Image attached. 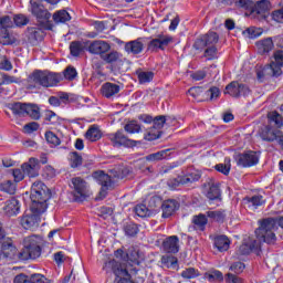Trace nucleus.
Segmentation results:
<instances>
[{"mask_svg": "<svg viewBox=\"0 0 283 283\" xmlns=\"http://www.w3.org/2000/svg\"><path fill=\"white\" fill-rule=\"evenodd\" d=\"M50 198H52V195L50 193V189H48L45 184L41 181L33 182L30 195V199L32 201V213L24 214L21 218L20 223L23 229L32 230L39 227V221L41 220L39 216H41V213H45L48 210V200H50Z\"/></svg>", "mask_w": 283, "mask_h": 283, "instance_id": "1", "label": "nucleus"}, {"mask_svg": "<svg viewBox=\"0 0 283 283\" xmlns=\"http://www.w3.org/2000/svg\"><path fill=\"white\" fill-rule=\"evenodd\" d=\"M279 227L283 229V217L275 218H265L259 220V228L255 229V235L258 240L265 242V244L274 245L277 243V231Z\"/></svg>", "mask_w": 283, "mask_h": 283, "instance_id": "2", "label": "nucleus"}, {"mask_svg": "<svg viewBox=\"0 0 283 283\" xmlns=\"http://www.w3.org/2000/svg\"><path fill=\"white\" fill-rule=\"evenodd\" d=\"M43 251V238L39 235H29L23 240V249L19 253L20 260H36L41 258Z\"/></svg>", "mask_w": 283, "mask_h": 283, "instance_id": "3", "label": "nucleus"}, {"mask_svg": "<svg viewBox=\"0 0 283 283\" xmlns=\"http://www.w3.org/2000/svg\"><path fill=\"white\" fill-rule=\"evenodd\" d=\"M29 81L42 87H54V85H59L63 81V75L50 71H35L30 75Z\"/></svg>", "mask_w": 283, "mask_h": 283, "instance_id": "4", "label": "nucleus"}, {"mask_svg": "<svg viewBox=\"0 0 283 283\" xmlns=\"http://www.w3.org/2000/svg\"><path fill=\"white\" fill-rule=\"evenodd\" d=\"M30 3L31 12L33 17H35L36 21L42 25L44 30H52V23H50L52 13H50V11H48L43 4L34 0H31Z\"/></svg>", "mask_w": 283, "mask_h": 283, "instance_id": "5", "label": "nucleus"}, {"mask_svg": "<svg viewBox=\"0 0 283 283\" xmlns=\"http://www.w3.org/2000/svg\"><path fill=\"white\" fill-rule=\"evenodd\" d=\"M112 50V45L105 40L86 41V52L95 56H103Z\"/></svg>", "mask_w": 283, "mask_h": 283, "instance_id": "6", "label": "nucleus"}, {"mask_svg": "<svg viewBox=\"0 0 283 283\" xmlns=\"http://www.w3.org/2000/svg\"><path fill=\"white\" fill-rule=\"evenodd\" d=\"M107 138L113 147H136V145H138V142L127 137L123 130L111 133L107 135Z\"/></svg>", "mask_w": 283, "mask_h": 283, "instance_id": "7", "label": "nucleus"}, {"mask_svg": "<svg viewBox=\"0 0 283 283\" xmlns=\"http://www.w3.org/2000/svg\"><path fill=\"white\" fill-rule=\"evenodd\" d=\"M220 40L218 33L210 31L205 35L198 38L193 43L195 50H205V48L216 46V43Z\"/></svg>", "mask_w": 283, "mask_h": 283, "instance_id": "8", "label": "nucleus"}, {"mask_svg": "<svg viewBox=\"0 0 283 283\" xmlns=\"http://www.w3.org/2000/svg\"><path fill=\"white\" fill-rule=\"evenodd\" d=\"M224 94H229L232 98H240V96H249L251 90H249V86L239 82H231L226 86Z\"/></svg>", "mask_w": 283, "mask_h": 283, "instance_id": "9", "label": "nucleus"}, {"mask_svg": "<svg viewBox=\"0 0 283 283\" xmlns=\"http://www.w3.org/2000/svg\"><path fill=\"white\" fill-rule=\"evenodd\" d=\"M258 163H260V156L253 150L245 151L237 157V165L239 167H253Z\"/></svg>", "mask_w": 283, "mask_h": 283, "instance_id": "10", "label": "nucleus"}, {"mask_svg": "<svg viewBox=\"0 0 283 283\" xmlns=\"http://www.w3.org/2000/svg\"><path fill=\"white\" fill-rule=\"evenodd\" d=\"M282 67H283V51L276 50L273 53L272 61L268 70L270 74H272V76H281Z\"/></svg>", "mask_w": 283, "mask_h": 283, "instance_id": "11", "label": "nucleus"}, {"mask_svg": "<svg viewBox=\"0 0 283 283\" xmlns=\"http://www.w3.org/2000/svg\"><path fill=\"white\" fill-rule=\"evenodd\" d=\"M260 249H262L260 240L249 238L243 244L239 247V253L241 255H249V253H256V255H260Z\"/></svg>", "mask_w": 283, "mask_h": 283, "instance_id": "12", "label": "nucleus"}, {"mask_svg": "<svg viewBox=\"0 0 283 283\" xmlns=\"http://www.w3.org/2000/svg\"><path fill=\"white\" fill-rule=\"evenodd\" d=\"M103 271H105V273H114L115 277L127 275V269H124L123 265L114 259L104 263Z\"/></svg>", "mask_w": 283, "mask_h": 283, "instance_id": "13", "label": "nucleus"}, {"mask_svg": "<svg viewBox=\"0 0 283 283\" xmlns=\"http://www.w3.org/2000/svg\"><path fill=\"white\" fill-rule=\"evenodd\" d=\"M172 41L174 39L169 35H157L148 43V50H151V52L165 50Z\"/></svg>", "mask_w": 283, "mask_h": 283, "instance_id": "14", "label": "nucleus"}, {"mask_svg": "<svg viewBox=\"0 0 283 283\" xmlns=\"http://www.w3.org/2000/svg\"><path fill=\"white\" fill-rule=\"evenodd\" d=\"M71 182L75 191L74 193L75 198H77L78 200H82V198H85L87 193V182L81 177L72 178Z\"/></svg>", "mask_w": 283, "mask_h": 283, "instance_id": "15", "label": "nucleus"}, {"mask_svg": "<svg viewBox=\"0 0 283 283\" xmlns=\"http://www.w3.org/2000/svg\"><path fill=\"white\" fill-rule=\"evenodd\" d=\"M93 178H95V180H97L98 185L102 186V191L101 193H103V191H107V189H112L114 182L112 181V177H109V175L105 174V171L99 170V171H95L93 174Z\"/></svg>", "mask_w": 283, "mask_h": 283, "instance_id": "16", "label": "nucleus"}, {"mask_svg": "<svg viewBox=\"0 0 283 283\" xmlns=\"http://www.w3.org/2000/svg\"><path fill=\"white\" fill-rule=\"evenodd\" d=\"M21 169L24 176H29V178H36V176H39V159L30 158L29 163L21 166Z\"/></svg>", "mask_w": 283, "mask_h": 283, "instance_id": "17", "label": "nucleus"}, {"mask_svg": "<svg viewBox=\"0 0 283 283\" xmlns=\"http://www.w3.org/2000/svg\"><path fill=\"white\" fill-rule=\"evenodd\" d=\"M179 242L178 235H170L163 241V249L166 253H178L180 251Z\"/></svg>", "mask_w": 283, "mask_h": 283, "instance_id": "18", "label": "nucleus"}, {"mask_svg": "<svg viewBox=\"0 0 283 283\" xmlns=\"http://www.w3.org/2000/svg\"><path fill=\"white\" fill-rule=\"evenodd\" d=\"M124 50L127 54H140L145 50V42H143V38L126 42Z\"/></svg>", "mask_w": 283, "mask_h": 283, "instance_id": "19", "label": "nucleus"}, {"mask_svg": "<svg viewBox=\"0 0 283 283\" xmlns=\"http://www.w3.org/2000/svg\"><path fill=\"white\" fill-rule=\"evenodd\" d=\"M0 253L2 254V260H12L17 255V247L12 244L11 240L2 241Z\"/></svg>", "mask_w": 283, "mask_h": 283, "instance_id": "20", "label": "nucleus"}, {"mask_svg": "<svg viewBox=\"0 0 283 283\" xmlns=\"http://www.w3.org/2000/svg\"><path fill=\"white\" fill-rule=\"evenodd\" d=\"M179 208H180V203H178V201L174 199L164 201L161 206L163 218H171V216H174V213H176L177 209Z\"/></svg>", "mask_w": 283, "mask_h": 283, "instance_id": "21", "label": "nucleus"}, {"mask_svg": "<svg viewBox=\"0 0 283 283\" xmlns=\"http://www.w3.org/2000/svg\"><path fill=\"white\" fill-rule=\"evenodd\" d=\"M181 178H184L185 185H193V182H198L202 175L196 169L188 168L186 171L181 172Z\"/></svg>", "mask_w": 283, "mask_h": 283, "instance_id": "22", "label": "nucleus"}, {"mask_svg": "<svg viewBox=\"0 0 283 283\" xmlns=\"http://www.w3.org/2000/svg\"><path fill=\"white\" fill-rule=\"evenodd\" d=\"M101 91L105 98H112V96H116L120 92V85L106 82L102 85Z\"/></svg>", "mask_w": 283, "mask_h": 283, "instance_id": "23", "label": "nucleus"}, {"mask_svg": "<svg viewBox=\"0 0 283 283\" xmlns=\"http://www.w3.org/2000/svg\"><path fill=\"white\" fill-rule=\"evenodd\" d=\"M4 213L9 217L17 216L19 211H21V206L19 205V200L15 198H11L6 201L3 207Z\"/></svg>", "mask_w": 283, "mask_h": 283, "instance_id": "24", "label": "nucleus"}, {"mask_svg": "<svg viewBox=\"0 0 283 283\" xmlns=\"http://www.w3.org/2000/svg\"><path fill=\"white\" fill-rule=\"evenodd\" d=\"M208 191L206 193L209 200H220V184L213 180L208 181Z\"/></svg>", "mask_w": 283, "mask_h": 283, "instance_id": "25", "label": "nucleus"}, {"mask_svg": "<svg viewBox=\"0 0 283 283\" xmlns=\"http://www.w3.org/2000/svg\"><path fill=\"white\" fill-rule=\"evenodd\" d=\"M102 61L108 63L109 65H114V63L123 64V53L118 51H111L109 53H104Z\"/></svg>", "mask_w": 283, "mask_h": 283, "instance_id": "26", "label": "nucleus"}, {"mask_svg": "<svg viewBox=\"0 0 283 283\" xmlns=\"http://www.w3.org/2000/svg\"><path fill=\"white\" fill-rule=\"evenodd\" d=\"M27 106V103L21 102H14L8 105L9 109H11L12 114H14V116H18V118H25Z\"/></svg>", "mask_w": 283, "mask_h": 283, "instance_id": "27", "label": "nucleus"}, {"mask_svg": "<svg viewBox=\"0 0 283 283\" xmlns=\"http://www.w3.org/2000/svg\"><path fill=\"white\" fill-rule=\"evenodd\" d=\"M256 48H258L259 54H262V55L269 54V52H271V50H273L274 48L273 40L271 38L260 40L256 42Z\"/></svg>", "mask_w": 283, "mask_h": 283, "instance_id": "28", "label": "nucleus"}, {"mask_svg": "<svg viewBox=\"0 0 283 283\" xmlns=\"http://www.w3.org/2000/svg\"><path fill=\"white\" fill-rule=\"evenodd\" d=\"M244 205H247L249 208L253 207L254 209H258V207H262L264 202V197L262 195H254L252 197H245L243 199Z\"/></svg>", "mask_w": 283, "mask_h": 283, "instance_id": "29", "label": "nucleus"}, {"mask_svg": "<svg viewBox=\"0 0 283 283\" xmlns=\"http://www.w3.org/2000/svg\"><path fill=\"white\" fill-rule=\"evenodd\" d=\"M102 137L103 133H101V128H98L97 125H92L85 133L86 140L91 143H96V140H101Z\"/></svg>", "mask_w": 283, "mask_h": 283, "instance_id": "30", "label": "nucleus"}, {"mask_svg": "<svg viewBox=\"0 0 283 283\" xmlns=\"http://www.w3.org/2000/svg\"><path fill=\"white\" fill-rule=\"evenodd\" d=\"M207 218H209L212 222H224L227 219V211L220 210H208L206 212Z\"/></svg>", "mask_w": 283, "mask_h": 283, "instance_id": "31", "label": "nucleus"}, {"mask_svg": "<svg viewBox=\"0 0 283 283\" xmlns=\"http://www.w3.org/2000/svg\"><path fill=\"white\" fill-rule=\"evenodd\" d=\"M203 279L208 280V282H224V275L220 270H210L203 274Z\"/></svg>", "mask_w": 283, "mask_h": 283, "instance_id": "32", "label": "nucleus"}, {"mask_svg": "<svg viewBox=\"0 0 283 283\" xmlns=\"http://www.w3.org/2000/svg\"><path fill=\"white\" fill-rule=\"evenodd\" d=\"M43 36H45V33L41 28L31 27L28 29L29 41H43Z\"/></svg>", "mask_w": 283, "mask_h": 283, "instance_id": "33", "label": "nucleus"}, {"mask_svg": "<svg viewBox=\"0 0 283 283\" xmlns=\"http://www.w3.org/2000/svg\"><path fill=\"white\" fill-rule=\"evenodd\" d=\"M280 130H273L270 126H266L263 132L261 133V138L263 140H266L268 143H273V140L277 139V136H280Z\"/></svg>", "mask_w": 283, "mask_h": 283, "instance_id": "34", "label": "nucleus"}, {"mask_svg": "<svg viewBox=\"0 0 283 283\" xmlns=\"http://www.w3.org/2000/svg\"><path fill=\"white\" fill-rule=\"evenodd\" d=\"M85 48H87V42L73 41L70 44V52L72 56H81Z\"/></svg>", "mask_w": 283, "mask_h": 283, "instance_id": "35", "label": "nucleus"}, {"mask_svg": "<svg viewBox=\"0 0 283 283\" xmlns=\"http://www.w3.org/2000/svg\"><path fill=\"white\" fill-rule=\"evenodd\" d=\"M230 244L231 241L227 235H219L214 239V247L218 249V251H229Z\"/></svg>", "mask_w": 283, "mask_h": 283, "instance_id": "36", "label": "nucleus"}, {"mask_svg": "<svg viewBox=\"0 0 283 283\" xmlns=\"http://www.w3.org/2000/svg\"><path fill=\"white\" fill-rule=\"evenodd\" d=\"M207 222H209V220L207 219V214L202 213L195 216L192 219L193 227L197 231H205Z\"/></svg>", "mask_w": 283, "mask_h": 283, "instance_id": "37", "label": "nucleus"}, {"mask_svg": "<svg viewBox=\"0 0 283 283\" xmlns=\"http://www.w3.org/2000/svg\"><path fill=\"white\" fill-rule=\"evenodd\" d=\"M269 10H271V2H269V0H261L254 6V12H256V14H263L264 19H266V12H269Z\"/></svg>", "mask_w": 283, "mask_h": 283, "instance_id": "38", "label": "nucleus"}, {"mask_svg": "<svg viewBox=\"0 0 283 283\" xmlns=\"http://www.w3.org/2000/svg\"><path fill=\"white\" fill-rule=\"evenodd\" d=\"M25 116H30L33 120L41 118V109L34 104H27Z\"/></svg>", "mask_w": 283, "mask_h": 283, "instance_id": "39", "label": "nucleus"}, {"mask_svg": "<svg viewBox=\"0 0 283 283\" xmlns=\"http://www.w3.org/2000/svg\"><path fill=\"white\" fill-rule=\"evenodd\" d=\"M71 19L72 17H70V13L65 10H59L53 14L54 23H66V21Z\"/></svg>", "mask_w": 283, "mask_h": 283, "instance_id": "40", "label": "nucleus"}, {"mask_svg": "<svg viewBox=\"0 0 283 283\" xmlns=\"http://www.w3.org/2000/svg\"><path fill=\"white\" fill-rule=\"evenodd\" d=\"M128 261L132 262V264H140V260H143V254H140V251L132 248L128 250L127 253Z\"/></svg>", "mask_w": 283, "mask_h": 283, "instance_id": "41", "label": "nucleus"}, {"mask_svg": "<svg viewBox=\"0 0 283 283\" xmlns=\"http://www.w3.org/2000/svg\"><path fill=\"white\" fill-rule=\"evenodd\" d=\"M0 191H4V193H10V196H13L17 191V184H14L12 180H6L0 184Z\"/></svg>", "mask_w": 283, "mask_h": 283, "instance_id": "42", "label": "nucleus"}, {"mask_svg": "<svg viewBox=\"0 0 283 283\" xmlns=\"http://www.w3.org/2000/svg\"><path fill=\"white\" fill-rule=\"evenodd\" d=\"M124 130L127 134H140L142 127L140 124L133 119L125 124Z\"/></svg>", "mask_w": 283, "mask_h": 283, "instance_id": "43", "label": "nucleus"}, {"mask_svg": "<svg viewBox=\"0 0 283 283\" xmlns=\"http://www.w3.org/2000/svg\"><path fill=\"white\" fill-rule=\"evenodd\" d=\"M167 154H169V149L160 150L150 155L146 156V160L148 163H156V160H164V158H167Z\"/></svg>", "mask_w": 283, "mask_h": 283, "instance_id": "44", "label": "nucleus"}, {"mask_svg": "<svg viewBox=\"0 0 283 283\" xmlns=\"http://www.w3.org/2000/svg\"><path fill=\"white\" fill-rule=\"evenodd\" d=\"M214 169L220 174H223V176H229V172L231 171V158H226L224 164L216 165Z\"/></svg>", "mask_w": 283, "mask_h": 283, "instance_id": "45", "label": "nucleus"}, {"mask_svg": "<svg viewBox=\"0 0 283 283\" xmlns=\"http://www.w3.org/2000/svg\"><path fill=\"white\" fill-rule=\"evenodd\" d=\"M200 276V272L196 270V268H187L181 272V277L184 280H196V277Z\"/></svg>", "mask_w": 283, "mask_h": 283, "instance_id": "46", "label": "nucleus"}, {"mask_svg": "<svg viewBox=\"0 0 283 283\" xmlns=\"http://www.w3.org/2000/svg\"><path fill=\"white\" fill-rule=\"evenodd\" d=\"M139 83H151L154 81V72L151 71H142L137 72Z\"/></svg>", "mask_w": 283, "mask_h": 283, "instance_id": "47", "label": "nucleus"}, {"mask_svg": "<svg viewBox=\"0 0 283 283\" xmlns=\"http://www.w3.org/2000/svg\"><path fill=\"white\" fill-rule=\"evenodd\" d=\"M268 118L271 120V123H274L276 127L280 128L283 126V117L276 111L270 112L268 114Z\"/></svg>", "mask_w": 283, "mask_h": 283, "instance_id": "48", "label": "nucleus"}, {"mask_svg": "<svg viewBox=\"0 0 283 283\" xmlns=\"http://www.w3.org/2000/svg\"><path fill=\"white\" fill-rule=\"evenodd\" d=\"M161 264H164V266H167V269H171V266H176V264H178V258L166 254L161 256Z\"/></svg>", "mask_w": 283, "mask_h": 283, "instance_id": "49", "label": "nucleus"}, {"mask_svg": "<svg viewBox=\"0 0 283 283\" xmlns=\"http://www.w3.org/2000/svg\"><path fill=\"white\" fill-rule=\"evenodd\" d=\"M0 44L12 45V38H10L8 29H0Z\"/></svg>", "mask_w": 283, "mask_h": 283, "instance_id": "50", "label": "nucleus"}, {"mask_svg": "<svg viewBox=\"0 0 283 283\" xmlns=\"http://www.w3.org/2000/svg\"><path fill=\"white\" fill-rule=\"evenodd\" d=\"M167 118L164 115H159L153 119V129L160 132L165 127Z\"/></svg>", "mask_w": 283, "mask_h": 283, "instance_id": "51", "label": "nucleus"}, {"mask_svg": "<svg viewBox=\"0 0 283 283\" xmlns=\"http://www.w3.org/2000/svg\"><path fill=\"white\" fill-rule=\"evenodd\" d=\"M185 179L182 178V175H178L176 178H170L167 181V185L170 189H178L180 185H185Z\"/></svg>", "mask_w": 283, "mask_h": 283, "instance_id": "52", "label": "nucleus"}, {"mask_svg": "<svg viewBox=\"0 0 283 283\" xmlns=\"http://www.w3.org/2000/svg\"><path fill=\"white\" fill-rule=\"evenodd\" d=\"M124 231L126 235H129V238H134V235H138V226L136 223H127L124 227Z\"/></svg>", "mask_w": 283, "mask_h": 283, "instance_id": "53", "label": "nucleus"}, {"mask_svg": "<svg viewBox=\"0 0 283 283\" xmlns=\"http://www.w3.org/2000/svg\"><path fill=\"white\" fill-rule=\"evenodd\" d=\"M63 76L66 81H74L78 76V73L74 66H67L63 72Z\"/></svg>", "mask_w": 283, "mask_h": 283, "instance_id": "54", "label": "nucleus"}, {"mask_svg": "<svg viewBox=\"0 0 283 283\" xmlns=\"http://www.w3.org/2000/svg\"><path fill=\"white\" fill-rule=\"evenodd\" d=\"M45 138H46V142L50 145H53L54 147H57V145H61V139L59 138V136H56V134L50 130L45 133Z\"/></svg>", "mask_w": 283, "mask_h": 283, "instance_id": "55", "label": "nucleus"}, {"mask_svg": "<svg viewBox=\"0 0 283 283\" xmlns=\"http://www.w3.org/2000/svg\"><path fill=\"white\" fill-rule=\"evenodd\" d=\"M206 51L203 56L208 61H213V59H218V49L216 46H206Z\"/></svg>", "mask_w": 283, "mask_h": 283, "instance_id": "56", "label": "nucleus"}, {"mask_svg": "<svg viewBox=\"0 0 283 283\" xmlns=\"http://www.w3.org/2000/svg\"><path fill=\"white\" fill-rule=\"evenodd\" d=\"M70 160H71V167L73 169H76V167H81V165H83V157H81L78 153H72Z\"/></svg>", "mask_w": 283, "mask_h": 283, "instance_id": "57", "label": "nucleus"}, {"mask_svg": "<svg viewBox=\"0 0 283 283\" xmlns=\"http://www.w3.org/2000/svg\"><path fill=\"white\" fill-rule=\"evenodd\" d=\"M29 283H52V281L42 274H31Z\"/></svg>", "mask_w": 283, "mask_h": 283, "instance_id": "58", "label": "nucleus"}, {"mask_svg": "<svg viewBox=\"0 0 283 283\" xmlns=\"http://www.w3.org/2000/svg\"><path fill=\"white\" fill-rule=\"evenodd\" d=\"M135 213L139 216V218H147V216H149V209L145 205H137L135 207Z\"/></svg>", "mask_w": 283, "mask_h": 283, "instance_id": "59", "label": "nucleus"}, {"mask_svg": "<svg viewBox=\"0 0 283 283\" xmlns=\"http://www.w3.org/2000/svg\"><path fill=\"white\" fill-rule=\"evenodd\" d=\"M12 28V18L10 15L0 17V29L8 30Z\"/></svg>", "mask_w": 283, "mask_h": 283, "instance_id": "60", "label": "nucleus"}, {"mask_svg": "<svg viewBox=\"0 0 283 283\" xmlns=\"http://www.w3.org/2000/svg\"><path fill=\"white\" fill-rule=\"evenodd\" d=\"M160 130H156V128H150V130L145 135V140H158L160 138Z\"/></svg>", "mask_w": 283, "mask_h": 283, "instance_id": "61", "label": "nucleus"}, {"mask_svg": "<svg viewBox=\"0 0 283 283\" xmlns=\"http://www.w3.org/2000/svg\"><path fill=\"white\" fill-rule=\"evenodd\" d=\"M245 269L244 263L238 261L234 262L230 265V271H232V273H237V275H239V273H242Z\"/></svg>", "mask_w": 283, "mask_h": 283, "instance_id": "62", "label": "nucleus"}, {"mask_svg": "<svg viewBox=\"0 0 283 283\" xmlns=\"http://www.w3.org/2000/svg\"><path fill=\"white\" fill-rule=\"evenodd\" d=\"M224 281L226 283H243L242 279L233 273H227Z\"/></svg>", "mask_w": 283, "mask_h": 283, "instance_id": "63", "label": "nucleus"}, {"mask_svg": "<svg viewBox=\"0 0 283 283\" xmlns=\"http://www.w3.org/2000/svg\"><path fill=\"white\" fill-rule=\"evenodd\" d=\"M273 21L276 23H283V9L275 10L271 13Z\"/></svg>", "mask_w": 283, "mask_h": 283, "instance_id": "64", "label": "nucleus"}]
</instances>
